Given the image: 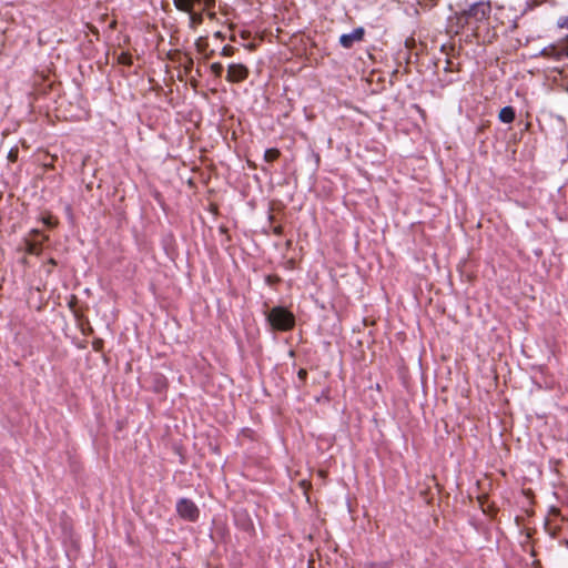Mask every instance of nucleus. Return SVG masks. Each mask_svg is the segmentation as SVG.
Listing matches in <instances>:
<instances>
[{"label": "nucleus", "mask_w": 568, "mask_h": 568, "mask_svg": "<svg viewBox=\"0 0 568 568\" xmlns=\"http://www.w3.org/2000/svg\"><path fill=\"white\" fill-rule=\"evenodd\" d=\"M491 7L489 2H477L470 6L468 10L456 13L449 20V32L459 33L462 30L470 31L474 37H479L480 32L488 30L491 24Z\"/></svg>", "instance_id": "obj_1"}, {"label": "nucleus", "mask_w": 568, "mask_h": 568, "mask_svg": "<svg viewBox=\"0 0 568 568\" xmlns=\"http://www.w3.org/2000/svg\"><path fill=\"white\" fill-rule=\"evenodd\" d=\"M118 61L121 64L130 65L132 63V57L126 52H121L118 57Z\"/></svg>", "instance_id": "obj_13"}, {"label": "nucleus", "mask_w": 568, "mask_h": 568, "mask_svg": "<svg viewBox=\"0 0 568 568\" xmlns=\"http://www.w3.org/2000/svg\"><path fill=\"white\" fill-rule=\"evenodd\" d=\"M176 510L182 518L191 521L199 517V508L192 500L186 498L179 500L176 504Z\"/></svg>", "instance_id": "obj_3"}, {"label": "nucleus", "mask_w": 568, "mask_h": 568, "mask_svg": "<svg viewBox=\"0 0 568 568\" xmlns=\"http://www.w3.org/2000/svg\"><path fill=\"white\" fill-rule=\"evenodd\" d=\"M365 30L362 27L354 29L349 33H344L339 37V43L343 48L349 49L356 42H361L364 38Z\"/></svg>", "instance_id": "obj_6"}, {"label": "nucleus", "mask_w": 568, "mask_h": 568, "mask_svg": "<svg viewBox=\"0 0 568 568\" xmlns=\"http://www.w3.org/2000/svg\"><path fill=\"white\" fill-rule=\"evenodd\" d=\"M446 64H447V65H446L445 70H447V71H452V70H453V68H452V62H450V61H447V62H446Z\"/></svg>", "instance_id": "obj_20"}, {"label": "nucleus", "mask_w": 568, "mask_h": 568, "mask_svg": "<svg viewBox=\"0 0 568 568\" xmlns=\"http://www.w3.org/2000/svg\"><path fill=\"white\" fill-rule=\"evenodd\" d=\"M232 53H233V48H232V47H229V45L224 47V48L222 49V52H221V54H222V55H224V57H229V55H231Z\"/></svg>", "instance_id": "obj_15"}, {"label": "nucleus", "mask_w": 568, "mask_h": 568, "mask_svg": "<svg viewBox=\"0 0 568 568\" xmlns=\"http://www.w3.org/2000/svg\"><path fill=\"white\" fill-rule=\"evenodd\" d=\"M280 156V151L277 149H268L264 153V159L267 162H273Z\"/></svg>", "instance_id": "obj_12"}, {"label": "nucleus", "mask_w": 568, "mask_h": 568, "mask_svg": "<svg viewBox=\"0 0 568 568\" xmlns=\"http://www.w3.org/2000/svg\"><path fill=\"white\" fill-rule=\"evenodd\" d=\"M203 9H204V10H207V17H209L210 19H212V20H213V19H215V16H216V13H215V12L210 11V8H209V9H205V8L203 7Z\"/></svg>", "instance_id": "obj_19"}, {"label": "nucleus", "mask_w": 568, "mask_h": 568, "mask_svg": "<svg viewBox=\"0 0 568 568\" xmlns=\"http://www.w3.org/2000/svg\"><path fill=\"white\" fill-rule=\"evenodd\" d=\"M189 20L190 28L195 29L197 26L202 24L203 14L202 12H195L194 10H192L191 12H189Z\"/></svg>", "instance_id": "obj_11"}, {"label": "nucleus", "mask_w": 568, "mask_h": 568, "mask_svg": "<svg viewBox=\"0 0 568 568\" xmlns=\"http://www.w3.org/2000/svg\"><path fill=\"white\" fill-rule=\"evenodd\" d=\"M267 320L274 328L280 331L291 329L295 323L294 315L281 306L273 307L267 314Z\"/></svg>", "instance_id": "obj_2"}, {"label": "nucleus", "mask_w": 568, "mask_h": 568, "mask_svg": "<svg viewBox=\"0 0 568 568\" xmlns=\"http://www.w3.org/2000/svg\"><path fill=\"white\" fill-rule=\"evenodd\" d=\"M559 26L564 29H568V16L560 19Z\"/></svg>", "instance_id": "obj_16"}, {"label": "nucleus", "mask_w": 568, "mask_h": 568, "mask_svg": "<svg viewBox=\"0 0 568 568\" xmlns=\"http://www.w3.org/2000/svg\"><path fill=\"white\" fill-rule=\"evenodd\" d=\"M211 71L214 75L221 77L223 72V65L219 62L211 64Z\"/></svg>", "instance_id": "obj_14"}, {"label": "nucleus", "mask_w": 568, "mask_h": 568, "mask_svg": "<svg viewBox=\"0 0 568 568\" xmlns=\"http://www.w3.org/2000/svg\"><path fill=\"white\" fill-rule=\"evenodd\" d=\"M174 6L178 10L183 12H191L195 6L203 4L205 9L214 6L215 0H173Z\"/></svg>", "instance_id": "obj_5"}, {"label": "nucleus", "mask_w": 568, "mask_h": 568, "mask_svg": "<svg viewBox=\"0 0 568 568\" xmlns=\"http://www.w3.org/2000/svg\"><path fill=\"white\" fill-rule=\"evenodd\" d=\"M248 75V70L244 64L231 63L227 67L226 80L229 82L237 83L244 81Z\"/></svg>", "instance_id": "obj_4"}, {"label": "nucleus", "mask_w": 568, "mask_h": 568, "mask_svg": "<svg viewBox=\"0 0 568 568\" xmlns=\"http://www.w3.org/2000/svg\"><path fill=\"white\" fill-rule=\"evenodd\" d=\"M47 239L48 237L38 230L32 231L30 236L27 239L28 253L39 254L41 251V245Z\"/></svg>", "instance_id": "obj_7"}, {"label": "nucleus", "mask_w": 568, "mask_h": 568, "mask_svg": "<svg viewBox=\"0 0 568 568\" xmlns=\"http://www.w3.org/2000/svg\"><path fill=\"white\" fill-rule=\"evenodd\" d=\"M372 568H386L385 565H377V566H373Z\"/></svg>", "instance_id": "obj_22"}, {"label": "nucleus", "mask_w": 568, "mask_h": 568, "mask_svg": "<svg viewBox=\"0 0 568 568\" xmlns=\"http://www.w3.org/2000/svg\"><path fill=\"white\" fill-rule=\"evenodd\" d=\"M498 118L504 123H511L515 119V111L511 106H505L499 111Z\"/></svg>", "instance_id": "obj_10"}, {"label": "nucleus", "mask_w": 568, "mask_h": 568, "mask_svg": "<svg viewBox=\"0 0 568 568\" xmlns=\"http://www.w3.org/2000/svg\"><path fill=\"white\" fill-rule=\"evenodd\" d=\"M193 58L184 53L179 58V64L183 68L185 75H190L193 69Z\"/></svg>", "instance_id": "obj_9"}, {"label": "nucleus", "mask_w": 568, "mask_h": 568, "mask_svg": "<svg viewBox=\"0 0 568 568\" xmlns=\"http://www.w3.org/2000/svg\"><path fill=\"white\" fill-rule=\"evenodd\" d=\"M544 52L546 54H551L556 58H560L561 55L568 57V37L559 49H557L556 47H551L549 49H545Z\"/></svg>", "instance_id": "obj_8"}, {"label": "nucleus", "mask_w": 568, "mask_h": 568, "mask_svg": "<svg viewBox=\"0 0 568 568\" xmlns=\"http://www.w3.org/2000/svg\"><path fill=\"white\" fill-rule=\"evenodd\" d=\"M297 376H298V378H300V379L304 381V379L306 378V376H307V372H306V369L301 368V369L298 371V373H297Z\"/></svg>", "instance_id": "obj_17"}, {"label": "nucleus", "mask_w": 568, "mask_h": 568, "mask_svg": "<svg viewBox=\"0 0 568 568\" xmlns=\"http://www.w3.org/2000/svg\"><path fill=\"white\" fill-rule=\"evenodd\" d=\"M17 154H18V151L16 150H11L10 153H9V158L11 161H16L17 159Z\"/></svg>", "instance_id": "obj_18"}, {"label": "nucleus", "mask_w": 568, "mask_h": 568, "mask_svg": "<svg viewBox=\"0 0 568 568\" xmlns=\"http://www.w3.org/2000/svg\"><path fill=\"white\" fill-rule=\"evenodd\" d=\"M45 223H47L48 225H50V226H53V225L55 224V223H54V222H52L50 219H49L48 221H45Z\"/></svg>", "instance_id": "obj_21"}]
</instances>
